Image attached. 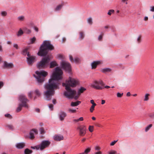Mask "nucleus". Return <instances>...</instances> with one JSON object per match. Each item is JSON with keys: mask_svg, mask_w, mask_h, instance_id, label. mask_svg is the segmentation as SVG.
I'll return each mask as SVG.
<instances>
[{"mask_svg": "<svg viewBox=\"0 0 154 154\" xmlns=\"http://www.w3.org/2000/svg\"><path fill=\"white\" fill-rule=\"evenodd\" d=\"M62 71L59 67L55 69V71L53 73L52 78L49 80V83L44 85L45 91L44 94L46 100H51V96L55 94V90L59 89V85L60 83L59 80L62 79Z\"/></svg>", "mask_w": 154, "mask_h": 154, "instance_id": "1", "label": "nucleus"}, {"mask_svg": "<svg viewBox=\"0 0 154 154\" xmlns=\"http://www.w3.org/2000/svg\"><path fill=\"white\" fill-rule=\"evenodd\" d=\"M79 83V82L77 79L69 77V79L66 81V83H63L62 84L63 86L65 87V89L66 91L64 92V95L69 98L74 97L75 99H78L81 94L83 93L86 89L83 87H81L78 91L77 95L75 96L76 92L75 91L71 89L70 87H75Z\"/></svg>", "mask_w": 154, "mask_h": 154, "instance_id": "2", "label": "nucleus"}, {"mask_svg": "<svg viewBox=\"0 0 154 154\" xmlns=\"http://www.w3.org/2000/svg\"><path fill=\"white\" fill-rule=\"evenodd\" d=\"M54 47L49 41H44L41 45L38 54L41 56L46 55L48 53V50L54 49Z\"/></svg>", "mask_w": 154, "mask_h": 154, "instance_id": "3", "label": "nucleus"}, {"mask_svg": "<svg viewBox=\"0 0 154 154\" xmlns=\"http://www.w3.org/2000/svg\"><path fill=\"white\" fill-rule=\"evenodd\" d=\"M19 99L20 103H19L17 109V111L18 112L20 111L23 107L28 108L29 106L27 102L29 101L27 99L26 96L24 95H20L19 97Z\"/></svg>", "mask_w": 154, "mask_h": 154, "instance_id": "4", "label": "nucleus"}, {"mask_svg": "<svg viewBox=\"0 0 154 154\" xmlns=\"http://www.w3.org/2000/svg\"><path fill=\"white\" fill-rule=\"evenodd\" d=\"M51 58V57L49 55L43 58L42 60L37 64V67L39 69H44L48 65Z\"/></svg>", "mask_w": 154, "mask_h": 154, "instance_id": "5", "label": "nucleus"}, {"mask_svg": "<svg viewBox=\"0 0 154 154\" xmlns=\"http://www.w3.org/2000/svg\"><path fill=\"white\" fill-rule=\"evenodd\" d=\"M35 73L37 75V76H35V77L36 79L37 80L39 84H41L45 80V77L48 75V72L42 70L41 71H36Z\"/></svg>", "mask_w": 154, "mask_h": 154, "instance_id": "6", "label": "nucleus"}, {"mask_svg": "<svg viewBox=\"0 0 154 154\" xmlns=\"http://www.w3.org/2000/svg\"><path fill=\"white\" fill-rule=\"evenodd\" d=\"M105 85L104 83L101 80L99 81H94L91 84V87L97 90H102L104 88L102 86Z\"/></svg>", "mask_w": 154, "mask_h": 154, "instance_id": "7", "label": "nucleus"}, {"mask_svg": "<svg viewBox=\"0 0 154 154\" xmlns=\"http://www.w3.org/2000/svg\"><path fill=\"white\" fill-rule=\"evenodd\" d=\"M61 66L66 71L70 72L71 71L70 64L66 61H62L61 63Z\"/></svg>", "mask_w": 154, "mask_h": 154, "instance_id": "8", "label": "nucleus"}, {"mask_svg": "<svg viewBox=\"0 0 154 154\" xmlns=\"http://www.w3.org/2000/svg\"><path fill=\"white\" fill-rule=\"evenodd\" d=\"M77 129L79 130V135L81 137L84 136L86 133L87 128L84 125H81L77 128Z\"/></svg>", "mask_w": 154, "mask_h": 154, "instance_id": "9", "label": "nucleus"}, {"mask_svg": "<svg viewBox=\"0 0 154 154\" xmlns=\"http://www.w3.org/2000/svg\"><path fill=\"white\" fill-rule=\"evenodd\" d=\"M51 143V142L48 140H44L42 141L39 144L40 150L42 151L45 148L48 147Z\"/></svg>", "mask_w": 154, "mask_h": 154, "instance_id": "10", "label": "nucleus"}, {"mask_svg": "<svg viewBox=\"0 0 154 154\" xmlns=\"http://www.w3.org/2000/svg\"><path fill=\"white\" fill-rule=\"evenodd\" d=\"M27 56L28 57L26 58L28 63L29 65H32L35 61V56H31L29 53H28Z\"/></svg>", "mask_w": 154, "mask_h": 154, "instance_id": "11", "label": "nucleus"}, {"mask_svg": "<svg viewBox=\"0 0 154 154\" xmlns=\"http://www.w3.org/2000/svg\"><path fill=\"white\" fill-rule=\"evenodd\" d=\"M38 133V131L35 129H32L31 130L29 133V138L32 140L35 138L34 134H37Z\"/></svg>", "mask_w": 154, "mask_h": 154, "instance_id": "12", "label": "nucleus"}, {"mask_svg": "<svg viewBox=\"0 0 154 154\" xmlns=\"http://www.w3.org/2000/svg\"><path fill=\"white\" fill-rule=\"evenodd\" d=\"M69 59L71 62H75L76 63H79L81 62V60L79 58L76 57L75 58L74 60L72 56L71 55L69 56Z\"/></svg>", "mask_w": 154, "mask_h": 154, "instance_id": "13", "label": "nucleus"}, {"mask_svg": "<svg viewBox=\"0 0 154 154\" xmlns=\"http://www.w3.org/2000/svg\"><path fill=\"white\" fill-rule=\"evenodd\" d=\"M63 139V137L61 135H55L54 137V139L55 141H60Z\"/></svg>", "mask_w": 154, "mask_h": 154, "instance_id": "14", "label": "nucleus"}, {"mask_svg": "<svg viewBox=\"0 0 154 154\" xmlns=\"http://www.w3.org/2000/svg\"><path fill=\"white\" fill-rule=\"evenodd\" d=\"M66 114L65 112L61 111L60 112L59 116L61 121H63L65 118L66 116Z\"/></svg>", "mask_w": 154, "mask_h": 154, "instance_id": "15", "label": "nucleus"}, {"mask_svg": "<svg viewBox=\"0 0 154 154\" xmlns=\"http://www.w3.org/2000/svg\"><path fill=\"white\" fill-rule=\"evenodd\" d=\"M64 5V3L62 2L61 4H59L56 7L54 8V10L55 11H60L62 8L63 7Z\"/></svg>", "mask_w": 154, "mask_h": 154, "instance_id": "16", "label": "nucleus"}, {"mask_svg": "<svg viewBox=\"0 0 154 154\" xmlns=\"http://www.w3.org/2000/svg\"><path fill=\"white\" fill-rule=\"evenodd\" d=\"M100 63V62L99 61H94L91 63V66L92 69H95L97 65H99Z\"/></svg>", "mask_w": 154, "mask_h": 154, "instance_id": "17", "label": "nucleus"}, {"mask_svg": "<svg viewBox=\"0 0 154 154\" xmlns=\"http://www.w3.org/2000/svg\"><path fill=\"white\" fill-rule=\"evenodd\" d=\"M25 146V144L23 143H19L16 145V147L18 149H21L23 148Z\"/></svg>", "mask_w": 154, "mask_h": 154, "instance_id": "18", "label": "nucleus"}, {"mask_svg": "<svg viewBox=\"0 0 154 154\" xmlns=\"http://www.w3.org/2000/svg\"><path fill=\"white\" fill-rule=\"evenodd\" d=\"M5 67L7 68H11L13 67V65L12 63H8L6 62H5L4 63Z\"/></svg>", "mask_w": 154, "mask_h": 154, "instance_id": "19", "label": "nucleus"}, {"mask_svg": "<svg viewBox=\"0 0 154 154\" xmlns=\"http://www.w3.org/2000/svg\"><path fill=\"white\" fill-rule=\"evenodd\" d=\"M79 39L80 40H82L85 37V34L84 32L82 31H80L79 32Z\"/></svg>", "mask_w": 154, "mask_h": 154, "instance_id": "20", "label": "nucleus"}, {"mask_svg": "<svg viewBox=\"0 0 154 154\" xmlns=\"http://www.w3.org/2000/svg\"><path fill=\"white\" fill-rule=\"evenodd\" d=\"M81 103L80 101H77L76 102H72L71 103V106H76L79 104Z\"/></svg>", "mask_w": 154, "mask_h": 154, "instance_id": "21", "label": "nucleus"}, {"mask_svg": "<svg viewBox=\"0 0 154 154\" xmlns=\"http://www.w3.org/2000/svg\"><path fill=\"white\" fill-rule=\"evenodd\" d=\"M58 66L56 62L55 61L51 62L50 63V68H52Z\"/></svg>", "mask_w": 154, "mask_h": 154, "instance_id": "22", "label": "nucleus"}, {"mask_svg": "<svg viewBox=\"0 0 154 154\" xmlns=\"http://www.w3.org/2000/svg\"><path fill=\"white\" fill-rule=\"evenodd\" d=\"M25 17L24 16H19L17 18V20L20 21H23L24 20Z\"/></svg>", "mask_w": 154, "mask_h": 154, "instance_id": "23", "label": "nucleus"}, {"mask_svg": "<svg viewBox=\"0 0 154 154\" xmlns=\"http://www.w3.org/2000/svg\"><path fill=\"white\" fill-rule=\"evenodd\" d=\"M91 148L88 147L83 152L80 153V154H88L90 151Z\"/></svg>", "mask_w": 154, "mask_h": 154, "instance_id": "24", "label": "nucleus"}, {"mask_svg": "<svg viewBox=\"0 0 154 154\" xmlns=\"http://www.w3.org/2000/svg\"><path fill=\"white\" fill-rule=\"evenodd\" d=\"M32 152V151L31 150H30L28 148H26L25 149L24 154H30Z\"/></svg>", "mask_w": 154, "mask_h": 154, "instance_id": "25", "label": "nucleus"}, {"mask_svg": "<svg viewBox=\"0 0 154 154\" xmlns=\"http://www.w3.org/2000/svg\"><path fill=\"white\" fill-rule=\"evenodd\" d=\"M1 15L3 17H5L7 15V12L5 11H2L0 13Z\"/></svg>", "mask_w": 154, "mask_h": 154, "instance_id": "26", "label": "nucleus"}, {"mask_svg": "<svg viewBox=\"0 0 154 154\" xmlns=\"http://www.w3.org/2000/svg\"><path fill=\"white\" fill-rule=\"evenodd\" d=\"M150 95L149 94H145L144 98V101H148L149 99V97Z\"/></svg>", "mask_w": 154, "mask_h": 154, "instance_id": "27", "label": "nucleus"}, {"mask_svg": "<svg viewBox=\"0 0 154 154\" xmlns=\"http://www.w3.org/2000/svg\"><path fill=\"white\" fill-rule=\"evenodd\" d=\"M152 124H151L149 125L148 126L146 127L145 128V131L146 132L148 131L152 127Z\"/></svg>", "mask_w": 154, "mask_h": 154, "instance_id": "28", "label": "nucleus"}, {"mask_svg": "<svg viewBox=\"0 0 154 154\" xmlns=\"http://www.w3.org/2000/svg\"><path fill=\"white\" fill-rule=\"evenodd\" d=\"M23 33V30L20 29L19 31H18L17 34L18 36H20Z\"/></svg>", "mask_w": 154, "mask_h": 154, "instance_id": "29", "label": "nucleus"}, {"mask_svg": "<svg viewBox=\"0 0 154 154\" xmlns=\"http://www.w3.org/2000/svg\"><path fill=\"white\" fill-rule=\"evenodd\" d=\"M111 71V69H110L108 68H105V69H103L102 70V72H110Z\"/></svg>", "mask_w": 154, "mask_h": 154, "instance_id": "30", "label": "nucleus"}, {"mask_svg": "<svg viewBox=\"0 0 154 154\" xmlns=\"http://www.w3.org/2000/svg\"><path fill=\"white\" fill-rule=\"evenodd\" d=\"M40 133L41 134H44L45 133V131L43 127L41 128L39 130Z\"/></svg>", "mask_w": 154, "mask_h": 154, "instance_id": "31", "label": "nucleus"}, {"mask_svg": "<svg viewBox=\"0 0 154 154\" xmlns=\"http://www.w3.org/2000/svg\"><path fill=\"white\" fill-rule=\"evenodd\" d=\"M28 50V48H26L24 49L23 51L22 54L25 55H26V54H28L27 53Z\"/></svg>", "mask_w": 154, "mask_h": 154, "instance_id": "32", "label": "nucleus"}, {"mask_svg": "<svg viewBox=\"0 0 154 154\" xmlns=\"http://www.w3.org/2000/svg\"><path fill=\"white\" fill-rule=\"evenodd\" d=\"M36 40V38L35 37H33L32 38L30 39L31 42L30 44H32L34 43Z\"/></svg>", "mask_w": 154, "mask_h": 154, "instance_id": "33", "label": "nucleus"}, {"mask_svg": "<svg viewBox=\"0 0 154 154\" xmlns=\"http://www.w3.org/2000/svg\"><path fill=\"white\" fill-rule=\"evenodd\" d=\"M114 10L113 9L110 10L109 11L107 14L109 15H111L112 14V13H114Z\"/></svg>", "mask_w": 154, "mask_h": 154, "instance_id": "34", "label": "nucleus"}, {"mask_svg": "<svg viewBox=\"0 0 154 154\" xmlns=\"http://www.w3.org/2000/svg\"><path fill=\"white\" fill-rule=\"evenodd\" d=\"M31 148L33 149H36L37 150H38L39 149H40V148L39 145H37L34 146H31Z\"/></svg>", "mask_w": 154, "mask_h": 154, "instance_id": "35", "label": "nucleus"}, {"mask_svg": "<svg viewBox=\"0 0 154 154\" xmlns=\"http://www.w3.org/2000/svg\"><path fill=\"white\" fill-rule=\"evenodd\" d=\"M96 105H92L90 109V111L91 112H92L94 110V107Z\"/></svg>", "mask_w": 154, "mask_h": 154, "instance_id": "36", "label": "nucleus"}, {"mask_svg": "<svg viewBox=\"0 0 154 154\" xmlns=\"http://www.w3.org/2000/svg\"><path fill=\"white\" fill-rule=\"evenodd\" d=\"M94 127L93 126L90 125L89 127V131L91 132H92L94 131Z\"/></svg>", "mask_w": 154, "mask_h": 154, "instance_id": "37", "label": "nucleus"}, {"mask_svg": "<svg viewBox=\"0 0 154 154\" xmlns=\"http://www.w3.org/2000/svg\"><path fill=\"white\" fill-rule=\"evenodd\" d=\"M5 117L9 119H11L12 118V116L9 113L6 114L5 115Z\"/></svg>", "mask_w": 154, "mask_h": 154, "instance_id": "38", "label": "nucleus"}, {"mask_svg": "<svg viewBox=\"0 0 154 154\" xmlns=\"http://www.w3.org/2000/svg\"><path fill=\"white\" fill-rule=\"evenodd\" d=\"M87 21L88 23L91 25L92 24V19L91 17L87 19Z\"/></svg>", "mask_w": 154, "mask_h": 154, "instance_id": "39", "label": "nucleus"}, {"mask_svg": "<svg viewBox=\"0 0 154 154\" xmlns=\"http://www.w3.org/2000/svg\"><path fill=\"white\" fill-rule=\"evenodd\" d=\"M7 127L10 130H13L14 129V126L11 125H8L7 126Z\"/></svg>", "mask_w": 154, "mask_h": 154, "instance_id": "40", "label": "nucleus"}, {"mask_svg": "<svg viewBox=\"0 0 154 154\" xmlns=\"http://www.w3.org/2000/svg\"><path fill=\"white\" fill-rule=\"evenodd\" d=\"M68 111L69 112L72 113H74L76 112V110L75 109H68Z\"/></svg>", "mask_w": 154, "mask_h": 154, "instance_id": "41", "label": "nucleus"}, {"mask_svg": "<svg viewBox=\"0 0 154 154\" xmlns=\"http://www.w3.org/2000/svg\"><path fill=\"white\" fill-rule=\"evenodd\" d=\"M123 93H120L119 92H118L117 93V96L118 97L121 98L123 95Z\"/></svg>", "mask_w": 154, "mask_h": 154, "instance_id": "42", "label": "nucleus"}, {"mask_svg": "<svg viewBox=\"0 0 154 154\" xmlns=\"http://www.w3.org/2000/svg\"><path fill=\"white\" fill-rule=\"evenodd\" d=\"M24 30L25 33L28 34L30 33L31 32V31L30 29L27 28L25 29Z\"/></svg>", "mask_w": 154, "mask_h": 154, "instance_id": "43", "label": "nucleus"}, {"mask_svg": "<svg viewBox=\"0 0 154 154\" xmlns=\"http://www.w3.org/2000/svg\"><path fill=\"white\" fill-rule=\"evenodd\" d=\"M35 92L36 94L38 96H39L41 95V93L39 91V90L38 89H36L35 91Z\"/></svg>", "mask_w": 154, "mask_h": 154, "instance_id": "44", "label": "nucleus"}, {"mask_svg": "<svg viewBox=\"0 0 154 154\" xmlns=\"http://www.w3.org/2000/svg\"><path fill=\"white\" fill-rule=\"evenodd\" d=\"M48 106L49 108L51 109V110H53V105L52 104H50L48 105Z\"/></svg>", "mask_w": 154, "mask_h": 154, "instance_id": "45", "label": "nucleus"}, {"mask_svg": "<svg viewBox=\"0 0 154 154\" xmlns=\"http://www.w3.org/2000/svg\"><path fill=\"white\" fill-rule=\"evenodd\" d=\"M149 116L152 119H154V112L150 113L149 114Z\"/></svg>", "mask_w": 154, "mask_h": 154, "instance_id": "46", "label": "nucleus"}, {"mask_svg": "<svg viewBox=\"0 0 154 154\" xmlns=\"http://www.w3.org/2000/svg\"><path fill=\"white\" fill-rule=\"evenodd\" d=\"M150 11L154 12V6H151L150 7Z\"/></svg>", "mask_w": 154, "mask_h": 154, "instance_id": "47", "label": "nucleus"}, {"mask_svg": "<svg viewBox=\"0 0 154 154\" xmlns=\"http://www.w3.org/2000/svg\"><path fill=\"white\" fill-rule=\"evenodd\" d=\"M141 36L140 35L138 37V38L137 39V41L138 43H139L141 42Z\"/></svg>", "mask_w": 154, "mask_h": 154, "instance_id": "48", "label": "nucleus"}, {"mask_svg": "<svg viewBox=\"0 0 154 154\" xmlns=\"http://www.w3.org/2000/svg\"><path fill=\"white\" fill-rule=\"evenodd\" d=\"M116 151L112 150L109 152V154H116Z\"/></svg>", "mask_w": 154, "mask_h": 154, "instance_id": "49", "label": "nucleus"}, {"mask_svg": "<svg viewBox=\"0 0 154 154\" xmlns=\"http://www.w3.org/2000/svg\"><path fill=\"white\" fill-rule=\"evenodd\" d=\"M28 96L30 98H32V93L31 92H30L28 93Z\"/></svg>", "mask_w": 154, "mask_h": 154, "instance_id": "50", "label": "nucleus"}, {"mask_svg": "<svg viewBox=\"0 0 154 154\" xmlns=\"http://www.w3.org/2000/svg\"><path fill=\"white\" fill-rule=\"evenodd\" d=\"M103 34L101 35H100L98 37V39L99 41H101L102 39L103 36Z\"/></svg>", "mask_w": 154, "mask_h": 154, "instance_id": "51", "label": "nucleus"}, {"mask_svg": "<svg viewBox=\"0 0 154 154\" xmlns=\"http://www.w3.org/2000/svg\"><path fill=\"white\" fill-rule=\"evenodd\" d=\"M117 141L118 140L114 141H113V142H112L110 143V145L111 146H113V145H115V144L117 142Z\"/></svg>", "mask_w": 154, "mask_h": 154, "instance_id": "52", "label": "nucleus"}, {"mask_svg": "<svg viewBox=\"0 0 154 154\" xmlns=\"http://www.w3.org/2000/svg\"><path fill=\"white\" fill-rule=\"evenodd\" d=\"M91 103L92 104V105H96L97 104L94 102V101L93 100H90Z\"/></svg>", "mask_w": 154, "mask_h": 154, "instance_id": "53", "label": "nucleus"}, {"mask_svg": "<svg viewBox=\"0 0 154 154\" xmlns=\"http://www.w3.org/2000/svg\"><path fill=\"white\" fill-rule=\"evenodd\" d=\"M13 46L16 49H18V45L17 44H14Z\"/></svg>", "mask_w": 154, "mask_h": 154, "instance_id": "54", "label": "nucleus"}, {"mask_svg": "<svg viewBox=\"0 0 154 154\" xmlns=\"http://www.w3.org/2000/svg\"><path fill=\"white\" fill-rule=\"evenodd\" d=\"M3 86V83L2 82H0V88Z\"/></svg>", "mask_w": 154, "mask_h": 154, "instance_id": "55", "label": "nucleus"}, {"mask_svg": "<svg viewBox=\"0 0 154 154\" xmlns=\"http://www.w3.org/2000/svg\"><path fill=\"white\" fill-rule=\"evenodd\" d=\"M78 119L79 122V121H82L83 120V117H81Z\"/></svg>", "mask_w": 154, "mask_h": 154, "instance_id": "56", "label": "nucleus"}, {"mask_svg": "<svg viewBox=\"0 0 154 154\" xmlns=\"http://www.w3.org/2000/svg\"><path fill=\"white\" fill-rule=\"evenodd\" d=\"M34 30L36 32H38V27H34Z\"/></svg>", "mask_w": 154, "mask_h": 154, "instance_id": "57", "label": "nucleus"}, {"mask_svg": "<svg viewBox=\"0 0 154 154\" xmlns=\"http://www.w3.org/2000/svg\"><path fill=\"white\" fill-rule=\"evenodd\" d=\"M52 102L54 104H55L56 103V100L55 99H54L52 100Z\"/></svg>", "mask_w": 154, "mask_h": 154, "instance_id": "58", "label": "nucleus"}, {"mask_svg": "<svg viewBox=\"0 0 154 154\" xmlns=\"http://www.w3.org/2000/svg\"><path fill=\"white\" fill-rule=\"evenodd\" d=\"M58 57L59 58H63V56L61 54H59L58 55Z\"/></svg>", "mask_w": 154, "mask_h": 154, "instance_id": "59", "label": "nucleus"}, {"mask_svg": "<svg viewBox=\"0 0 154 154\" xmlns=\"http://www.w3.org/2000/svg\"><path fill=\"white\" fill-rule=\"evenodd\" d=\"M95 149L96 150H99L100 149V148L98 146H97L96 147Z\"/></svg>", "mask_w": 154, "mask_h": 154, "instance_id": "60", "label": "nucleus"}, {"mask_svg": "<svg viewBox=\"0 0 154 154\" xmlns=\"http://www.w3.org/2000/svg\"><path fill=\"white\" fill-rule=\"evenodd\" d=\"M66 41V38H65L63 37L62 38V42H64Z\"/></svg>", "mask_w": 154, "mask_h": 154, "instance_id": "61", "label": "nucleus"}, {"mask_svg": "<svg viewBox=\"0 0 154 154\" xmlns=\"http://www.w3.org/2000/svg\"><path fill=\"white\" fill-rule=\"evenodd\" d=\"M95 125L98 127H101V126L98 123H97L95 124Z\"/></svg>", "mask_w": 154, "mask_h": 154, "instance_id": "62", "label": "nucleus"}, {"mask_svg": "<svg viewBox=\"0 0 154 154\" xmlns=\"http://www.w3.org/2000/svg\"><path fill=\"white\" fill-rule=\"evenodd\" d=\"M148 19V17H145L144 18V20L145 21H147Z\"/></svg>", "mask_w": 154, "mask_h": 154, "instance_id": "63", "label": "nucleus"}, {"mask_svg": "<svg viewBox=\"0 0 154 154\" xmlns=\"http://www.w3.org/2000/svg\"><path fill=\"white\" fill-rule=\"evenodd\" d=\"M102 154V152L100 151H99L98 152H96L95 153V154Z\"/></svg>", "mask_w": 154, "mask_h": 154, "instance_id": "64", "label": "nucleus"}]
</instances>
